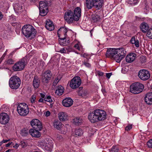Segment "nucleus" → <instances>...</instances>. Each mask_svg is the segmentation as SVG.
I'll return each instance as SVG.
<instances>
[{
    "label": "nucleus",
    "mask_w": 152,
    "mask_h": 152,
    "mask_svg": "<svg viewBox=\"0 0 152 152\" xmlns=\"http://www.w3.org/2000/svg\"><path fill=\"white\" fill-rule=\"evenodd\" d=\"M147 36L149 38L152 39V28L148 29L147 32Z\"/></svg>",
    "instance_id": "79ce46f5"
},
{
    "label": "nucleus",
    "mask_w": 152,
    "mask_h": 152,
    "mask_svg": "<svg viewBox=\"0 0 152 152\" xmlns=\"http://www.w3.org/2000/svg\"><path fill=\"white\" fill-rule=\"evenodd\" d=\"M7 54L6 53V51H5V52L4 53V54L2 56H1V58H2V59L3 60L4 57Z\"/></svg>",
    "instance_id": "69168bd1"
},
{
    "label": "nucleus",
    "mask_w": 152,
    "mask_h": 152,
    "mask_svg": "<svg viewBox=\"0 0 152 152\" xmlns=\"http://www.w3.org/2000/svg\"><path fill=\"white\" fill-rule=\"evenodd\" d=\"M115 50H116L115 48H110L107 49L106 55L107 57L110 58L112 59H114L118 63H119L121 60H118V57L119 55L118 54V53H114L113 51H115Z\"/></svg>",
    "instance_id": "6e6552de"
},
{
    "label": "nucleus",
    "mask_w": 152,
    "mask_h": 152,
    "mask_svg": "<svg viewBox=\"0 0 152 152\" xmlns=\"http://www.w3.org/2000/svg\"><path fill=\"white\" fill-rule=\"evenodd\" d=\"M74 47L77 49V50H80V48L78 44H77L75 45H74Z\"/></svg>",
    "instance_id": "bf43d9fd"
},
{
    "label": "nucleus",
    "mask_w": 152,
    "mask_h": 152,
    "mask_svg": "<svg viewBox=\"0 0 152 152\" xmlns=\"http://www.w3.org/2000/svg\"><path fill=\"white\" fill-rule=\"evenodd\" d=\"M20 134L22 136H26L28 134V130L25 129H22L20 131Z\"/></svg>",
    "instance_id": "ea45409f"
},
{
    "label": "nucleus",
    "mask_w": 152,
    "mask_h": 152,
    "mask_svg": "<svg viewBox=\"0 0 152 152\" xmlns=\"http://www.w3.org/2000/svg\"><path fill=\"white\" fill-rule=\"evenodd\" d=\"M95 117L96 116L95 115H94V114L92 112L89 113L88 116V119L90 121L91 123H94L98 122V119H97L96 118H95Z\"/></svg>",
    "instance_id": "c85d7f7f"
},
{
    "label": "nucleus",
    "mask_w": 152,
    "mask_h": 152,
    "mask_svg": "<svg viewBox=\"0 0 152 152\" xmlns=\"http://www.w3.org/2000/svg\"><path fill=\"white\" fill-rule=\"evenodd\" d=\"M67 28L64 27H61L58 31L57 34L59 37V42L61 45L66 46L70 42L69 39H68L67 41V40L66 39L67 36Z\"/></svg>",
    "instance_id": "f257e3e1"
},
{
    "label": "nucleus",
    "mask_w": 152,
    "mask_h": 152,
    "mask_svg": "<svg viewBox=\"0 0 152 152\" xmlns=\"http://www.w3.org/2000/svg\"><path fill=\"white\" fill-rule=\"evenodd\" d=\"M14 62L15 61L11 58H10L5 61L6 64L9 65L13 64Z\"/></svg>",
    "instance_id": "c03bdc74"
},
{
    "label": "nucleus",
    "mask_w": 152,
    "mask_h": 152,
    "mask_svg": "<svg viewBox=\"0 0 152 152\" xmlns=\"http://www.w3.org/2000/svg\"><path fill=\"white\" fill-rule=\"evenodd\" d=\"M83 87H79L77 90V92L78 94H79V93L80 92V91H83Z\"/></svg>",
    "instance_id": "052dcab7"
},
{
    "label": "nucleus",
    "mask_w": 152,
    "mask_h": 152,
    "mask_svg": "<svg viewBox=\"0 0 152 152\" xmlns=\"http://www.w3.org/2000/svg\"><path fill=\"white\" fill-rule=\"evenodd\" d=\"M27 62L28 59L27 57H24L14 64L12 68L13 70L14 71L22 70L24 68Z\"/></svg>",
    "instance_id": "39448f33"
},
{
    "label": "nucleus",
    "mask_w": 152,
    "mask_h": 152,
    "mask_svg": "<svg viewBox=\"0 0 152 152\" xmlns=\"http://www.w3.org/2000/svg\"><path fill=\"white\" fill-rule=\"evenodd\" d=\"M60 79V78L59 79L58 77H56L53 83V86H55L59 82Z\"/></svg>",
    "instance_id": "a18cd8bd"
},
{
    "label": "nucleus",
    "mask_w": 152,
    "mask_h": 152,
    "mask_svg": "<svg viewBox=\"0 0 152 152\" xmlns=\"http://www.w3.org/2000/svg\"><path fill=\"white\" fill-rule=\"evenodd\" d=\"M10 140H3L1 142H0V145H1L3 143H6L7 142H8L9 141H10Z\"/></svg>",
    "instance_id": "5fc2aeb1"
},
{
    "label": "nucleus",
    "mask_w": 152,
    "mask_h": 152,
    "mask_svg": "<svg viewBox=\"0 0 152 152\" xmlns=\"http://www.w3.org/2000/svg\"><path fill=\"white\" fill-rule=\"evenodd\" d=\"M23 34L26 37H31V38H34L36 35L37 31L31 25L27 24L24 25L22 28Z\"/></svg>",
    "instance_id": "f03ea898"
},
{
    "label": "nucleus",
    "mask_w": 152,
    "mask_h": 152,
    "mask_svg": "<svg viewBox=\"0 0 152 152\" xmlns=\"http://www.w3.org/2000/svg\"><path fill=\"white\" fill-rule=\"evenodd\" d=\"M128 149L126 148H124L122 149V150L119 151V152H127L128 151Z\"/></svg>",
    "instance_id": "4d7b16f0"
},
{
    "label": "nucleus",
    "mask_w": 152,
    "mask_h": 152,
    "mask_svg": "<svg viewBox=\"0 0 152 152\" xmlns=\"http://www.w3.org/2000/svg\"><path fill=\"white\" fill-rule=\"evenodd\" d=\"M23 4L22 3H16L14 4V9L16 12L18 13H21L23 10Z\"/></svg>",
    "instance_id": "a211bd4d"
},
{
    "label": "nucleus",
    "mask_w": 152,
    "mask_h": 152,
    "mask_svg": "<svg viewBox=\"0 0 152 152\" xmlns=\"http://www.w3.org/2000/svg\"><path fill=\"white\" fill-rule=\"evenodd\" d=\"M47 140H48V138L45 139L44 140H40L38 142V145L40 147H41L43 148H44L45 145V143L47 142Z\"/></svg>",
    "instance_id": "2f4dec72"
},
{
    "label": "nucleus",
    "mask_w": 152,
    "mask_h": 152,
    "mask_svg": "<svg viewBox=\"0 0 152 152\" xmlns=\"http://www.w3.org/2000/svg\"><path fill=\"white\" fill-rule=\"evenodd\" d=\"M53 126L56 129L59 130L64 127V125L58 120H55L53 122Z\"/></svg>",
    "instance_id": "c756f323"
},
{
    "label": "nucleus",
    "mask_w": 152,
    "mask_h": 152,
    "mask_svg": "<svg viewBox=\"0 0 152 152\" xmlns=\"http://www.w3.org/2000/svg\"><path fill=\"white\" fill-rule=\"evenodd\" d=\"M48 4H47L45 3V2L42 1H41L39 3V9L42 8H48L47 7Z\"/></svg>",
    "instance_id": "4c0bfd02"
},
{
    "label": "nucleus",
    "mask_w": 152,
    "mask_h": 152,
    "mask_svg": "<svg viewBox=\"0 0 152 152\" xmlns=\"http://www.w3.org/2000/svg\"><path fill=\"white\" fill-rule=\"evenodd\" d=\"M39 14L41 16H45L46 15L48 11V8H42L39 9Z\"/></svg>",
    "instance_id": "72a5a7b5"
},
{
    "label": "nucleus",
    "mask_w": 152,
    "mask_h": 152,
    "mask_svg": "<svg viewBox=\"0 0 152 152\" xmlns=\"http://www.w3.org/2000/svg\"><path fill=\"white\" fill-rule=\"evenodd\" d=\"M136 55L134 53L128 54L126 58V60L128 63H131L134 61L136 58Z\"/></svg>",
    "instance_id": "aec40b11"
},
{
    "label": "nucleus",
    "mask_w": 152,
    "mask_h": 152,
    "mask_svg": "<svg viewBox=\"0 0 152 152\" xmlns=\"http://www.w3.org/2000/svg\"><path fill=\"white\" fill-rule=\"evenodd\" d=\"M87 60H88V58H87ZM87 61H87V62H86L85 61H83V64L86 66L88 67H89L91 66V65L90 64L88 63Z\"/></svg>",
    "instance_id": "8fccbe9b"
},
{
    "label": "nucleus",
    "mask_w": 152,
    "mask_h": 152,
    "mask_svg": "<svg viewBox=\"0 0 152 152\" xmlns=\"http://www.w3.org/2000/svg\"><path fill=\"white\" fill-rule=\"evenodd\" d=\"M145 101L148 104H152V92H148L146 94Z\"/></svg>",
    "instance_id": "412c9836"
},
{
    "label": "nucleus",
    "mask_w": 152,
    "mask_h": 152,
    "mask_svg": "<svg viewBox=\"0 0 152 152\" xmlns=\"http://www.w3.org/2000/svg\"><path fill=\"white\" fill-rule=\"evenodd\" d=\"M88 56V55L85 53H84L83 54V57L84 58H86Z\"/></svg>",
    "instance_id": "774afa93"
},
{
    "label": "nucleus",
    "mask_w": 152,
    "mask_h": 152,
    "mask_svg": "<svg viewBox=\"0 0 152 152\" xmlns=\"http://www.w3.org/2000/svg\"><path fill=\"white\" fill-rule=\"evenodd\" d=\"M116 50H115L113 52L114 53H118V54L119 55L118 57V60H121L125 57L126 54V51L125 49L123 48H118L116 49Z\"/></svg>",
    "instance_id": "2eb2a0df"
},
{
    "label": "nucleus",
    "mask_w": 152,
    "mask_h": 152,
    "mask_svg": "<svg viewBox=\"0 0 152 152\" xmlns=\"http://www.w3.org/2000/svg\"><path fill=\"white\" fill-rule=\"evenodd\" d=\"M103 4V0H86L85 5L88 10L93 7L98 9L102 8Z\"/></svg>",
    "instance_id": "7ed1b4c3"
},
{
    "label": "nucleus",
    "mask_w": 152,
    "mask_h": 152,
    "mask_svg": "<svg viewBox=\"0 0 152 152\" xmlns=\"http://www.w3.org/2000/svg\"><path fill=\"white\" fill-rule=\"evenodd\" d=\"M59 119L61 121H64L68 119L67 114L65 112H61L58 114Z\"/></svg>",
    "instance_id": "bb28decb"
},
{
    "label": "nucleus",
    "mask_w": 152,
    "mask_h": 152,
    "mask_svg": "<svg viewBox=\"0 0 152 152\" xmlns=\"http://www.w3.org/2000/svg\"><path fill=\"white\" fill-rule=\"evenodd\" d=\"M73 101L70 98H67L64 99L62 101L63 105L66 107L71 106L73 104Z\"/></svg>",
    "instance_id": "6ab92c4d"
},
{
    "label": "nucleus",
    "mask_w": 152,
    "mask_h": 152,
    "mask_svg": "<svg viewBox=\"0 0 152 152\" xmlns=\"http://www.w3.org/2000/svg\"><path fill=\"white\" fill-rule=\"evenodd\" d=\"M132 128V125H129L127 126H126L125 127V129L127 131H129L130 129H131Z\"/></svg>",
    "instance_id": "603ef678"
},
{
    "label": "nucleus",
    "mask_w": 152,
    "mask_h": 152,
    "mask_svg": "<svg viewBox=\"0 0 152 152\" xmlns=\"http://www.w3.org/2000/svg\"><path fill=\"white\" fill-rule=\"evenodd\" d=\"M50 115V113L49 111H47L46 112L45 116L47 117L49 116Z\"/></svg>",
    "instance_id": "0e129e2a"
},
{
    "label": "nucleus",
    "mask_w": 152,
    "mask_h": 152,
    "mask_svg": "<svg viewBox=\"0 0 152 152\" xmlns=\"http://www.w3.org/2000/svg\"><path fill=\"white\" fill-rule=\"evenodd\" d=\"M47 142L45 143L44 149L48 151H50L53 147V144L52 141L48 139Z\"/></svg>",
    "instance_id": "5701e85b"
},
{
    "label": "nucleus",
    "mask_w": 152,
    "mask_h": 152,
    "mask_svg": "<svg viewBox=\"0 0 152 152\" xmlns=\"http://www.w3.org/2000/svg\"><path fill=\"white\" fill-rule=\"evenodd\" d=\"M40 83V80L38 77L35 75L33 81V86L35 88H37L39 87Z\"/></svg>",
    "instance_id": "393cba45"
},
{
    "label": "nucleus",
    "mask_w": 152,
    "mask_h": 152,
    "mask_svg": "<svg viewBox=\"0 0 152 152\" xmlns=\"http://www.w3.org/2000/svg\"><path fill=\"white\" fill-rule=\"evenodd\" d=\"M31 125L34 129L39 131L41 130L42 128L41 123L37 119L32 120L31 122Z\"/></svg>",
    "instance_id": "4468645a"
},
{
    "label": "nucleus",
    "mask_w": 152,
    "mask_h": 152,
    "mask_svg": "<svg viewBox=\"0 0 152 152\" xmlns=\"http://www.w3.org/2000/svg\"><path fill=\"white\" fill-rule=\"evenodd\" d=\"M45 27L48 30L50 31H52L54 29V27L53 22L49 20L46 21Z\"/></svg>",
    "instance_id": "b1692460"
},
{
    "label": "nucleus",
    "mask_w": 152,
    "mask_h": 152,
    "mask_svg": "<svg viewBox=\"0 0 152 152\" xmlns=\"http://www.w3.org/2000/svg\"><path fill=\"white\" fill-rule=\"evenodd\" d=\"M74 123L77 125H79L81 124L83 122L82 118L79 117H76L73 119Z\"/></svg>",
    "instance_id": "473e14b6"
},
{
    "label": "nucleus",
    "mask_w": 152,
    "mask_h": 152,
    "mask_svg": "<svg viewBox=\"0 0 152 152\" xmlns=\"http://www.w3.org/2000/svg\"><path fill=\"white\" fill-rule=\"evenodd\" d=\"M92 19L94 22H96L99 21L100 18L99 15H92Z\"/></svg>",
    "instance_id": "58836bf2"
},
{
    "label": "nucleus",
    "mask_w": 152,
    "mask_h": 152,
    "mask_svg": "<svg viewBox=\"0 0 152 152\" xmlns=\"http://www.w3.org/2000/svg\"><path fill=\"white\" fill-rule=\"evenodd\" d=\"M52 76L51 72L49 70L42 73L41 75L42 82L44 84H47L50 80Z\"/></svg>",
    "instance_id": "9d476101"
},
{
    "label": "nucleus",
    "mask_w": 152,
    "mask_h": 152,
    "mask_svg": "<svg viewBox=\"0 0 152 152\" xmlns=\"http://www.w3.org/2000/svg\"><path fill=\"white\" fill-rule=\"evenodd\" d=\"M21 145L22 146L23 148H24L26 146V144L24 142L21 141Z\"/></svg>",
    "instance_id": "680f3d73"
},
{
    "label": "nucleus",
    "mask_w": 152,
    "mask_h": 152,
    "mask_svg": "<svg viewBox=\"0 0 152 152\" xmlns=\"http://www.w3.org/2000/svg\"><path fill=\"white\" fill-rule=\"evenodd\" d=\"M44 100L50 102H51L53 101L50 96H47L46 97L44 98Z\"/></svg>",
    "instance_id": "de8ad7c7"
},
{
    "label": "nucleus",
    "mask_w": 152,
    "mask_h": 152,
    "mask_svg": "<svg viewBox=\"0 0 152 152\" xmlns=\"http://www.w3.org/2000/svg\"><path fill=\"white\" fill-rule=\"evenodd\" d=\"M21 80L19 77L13 76L10 79L9 85L11 88L14 89H18L21 84Z\"/></svg>",
    "instance_id": "423d86ee"
},
{
    "label": "nucleus",
    "mask_w": 152,
    "mask_h": 152,
    "mask_svg": "<svg viewBox=\"0 0 152 152\" xmlns=\"http://www.w3.org/2000/svg\"><path fill=\"white\" fill-rule=\"evenodd\" d=\"M88 94V91L86 89H83L82 91L79 93L78 95L83 98H86L87 95Z\"/></svg>",
    "instance_id": "f704fd0d"
},
{
    "label": "nucleus",
    "mask_w": 152,
    "mask_h": 152,
    "mask_svg": "<svg viewBox=\"0 0 152 152\" xmlns=\"http://www.w3.org/2000/svg\"><path fill=\"white\" fill-rule=\"evenodd\" d=\"M57 139L60 141H61L63 140V137L61 135L58 134L57 136Z\"/></svg>",
    "instance_id": "3c124183"
},
{
    "label": "nucleus",
    "mask_w": 152,
    "mask_h": 152,
    "mask_svg": "<svg viewBox=\"0 0 152 152\" xmlns=\"http://www.w3.org/2000/svg\"><path fill=\"white\" fill-rule=\"evenodd\" d=\"M4 15L0 11V21L2 20L3 18Z\"/></svg>",
    "instance_id": "e2e57ef3"
},
{
    "label": "nucleus",
    "mask_w": 152,
    "mask_h": 152,
    "mask_svg": "<svg viewBox=\"0 0 152 152\" xmlns=\"http://www.w3.org/2000/svg\"><path fill=\"white\" fill-rule=\"evenodd\" d=\"M81 10L79 7H77L75 8L74 10V14L75 16V19L76 21L79 20L81 16Z\"/></svg>",
    "instance_id": "f3484780"
},
{
    "label": "nucleus",
    "mask_w": 152,
    "mask_h": 152,
    "mask_svg": "<svg viewBox=\"0 0 152 152\" xmlns=\"http://www.w3.org/2000/svg\"><path fill=\"white\" fill-rule=\"evenodd\" d=\"M59 130H60V131L61 134H64L65 132H64V130H63V127L62 129H60Z\"/></svg>",
    "instance_id": "338daca9"
},
{
    "label": "nucleus",
    "mask_w": 152,
    "mask_h": 152,
    "mask_svg": "<svg viewBox=\"0 0 152 152\" xmlns=\"http://www.w3.org/2000/svg\"><path fill=\"white\" fill-rule=\"evenodd\" d=\"M18 113L21 116H26L28 113L29 109L28 105L24 103L18 104L17 107Z\"/></svg>",
    "instance_id": "0eeeda50"
},
{
    "label": "nucleus",
    "mask_w": 152,
    "mask_h": 152,
    "mask_svg": "<svg viewBox=\"0 0 152 152\" xmlns=\"http://www.w3.org/2000/svg\"><path fill=\"white\" fill-rule=\"evenodd\" d=\"M58 52H59L61 53H66V50L64 48H62L59 51H58Z\"/></svg>",
    "instance_id": "864d4df0"
},
{
    "label": "nucleus",
    "mask_w": 152,
    "mask_h": 152,
    "mask_svg": "<svg viewBox=\"0 0 152 152\" xmlns=\"http://www.w3.org/2000/svg\"><path fill=\"white\" fill-rule=\"evenodd\" d=\"M146 62V57L145 56H141L139 58V62L141 65H144Z\"/></svg>",
    "instance_id": "e433bc0d"
},
{
    "label": "nucleus",
    "mask_w": 152,
    "mask_h": 152,
    "mask_svg": "<svg viewBox=\"0 0 152 152\" xmlns=\"http://www.w3.org/2000/svg\"><path fill=\"white\" fill-rule=\"evenodd\" d=\"M36 96L35 95H33L31 97L30 101L32 104L35 103L36 102Z\"/></svg>",
    "instance_id": "49530a36"
},
{
    "label": "nucleus",
    "mask_w": 152,
    "mask_h": 152,
    "mask_svg": "<svg viewBox=\"0 0 152 152\" xmlns=\"http://www.w3.org/2000/svg\"><path fill=\"white\" fill-rule=\"evenodd\" d=\"M92 112L96 116L95 118L98 119V121L104 120L106 118V113L103 110L97 109L94 110Z\"/></svg>",
    "instance_id": "1a4fd4ad"
},
{
    "label": "nucleus",
    "mask_w": 152,
    "mask_h": 152,
    "mask_svg": "<svg viewBox=\"0 0 152 152\" xmlns=\"http://www.w3.org/2000/svg\"><path fill=\"white\" fill-rule=\"evenodd\" d=\"M110 152H119V148L117 145H113L111 149Z\"/></svg>",
    "instance_id": "a19ab883"
},
{
    "label": "nucleus",
    "mask_w": 152,
    "mask_h": 152,
    "mask_svg": "<svg viewBox=\"0 0 152 152\" xmlns=\"http://www.w3.org/2000/svg\"><path fill=\"white\" fill-rule=\"evenodd\" d=\"M144 88V85L140 82H135L132 83L130 86L129 91L134 94H137L141 93Z\"/></svg>",
    "instance_id": "20e7f679"
},
{
    "label": "nucleus",
    "mask_w": 152,
    "mask_h": 152,
    "mask_svg": "<svg viewBox=\"0 0 152 152\" xmlns=\"http://www.w3.org/2000/svg\"><path fill=\"white\" fill-rule=\"evenodd\" d=\"M73 12L71 10L66 12L64 14L65 20L68 23H72L73 20L76 21Z\"/></svg>",
    "instance_id": "ddd939ff"
},
{
    "label": "nucleus",
    "mask_w": 152,
    "mask_h": 152,
    "mask_svg": "<svg viewBox=\"0 0 152 152\" xmlns=\"http://www.w3.org/2000/svg\"><path fill=\"white\" fill-rule=\"evenodd\" d=\"M81 80L79 77L76 76L71 80L70 86L73 89L78 88L81 83Z\"/></svg>",
    "instance_id": "9b49d317"
},
{
    "label": "nucleus",
    "mask_w": 152,
    "mask_h": 152,
    "mask_svg": "<svg viewBox=\"0 0 152 152\" xmlns=\"http://www.w3.org/2000/svg\"><path fill=\"white\" fill-rule=\"evenodd\" d=\"M64 87L61 85L58 86L56 90L55 93L57 95L59 96L62 95L64 92Z\"/></svg>",
    "instance_id": "7c9ffc66"
},
{
    "label": "nucleus",
    "mask_w": 152,
    "mask_h": 152,
    "mask_svg": "<svg viewBox=\"0 0 152 152\" xmlns=\"http://www.w3.org/2000/svg\"><path fill=\"white\" fill-rule=\"evenodd\" d=\"M97 73L98 75L99 76H102L104 74L103 72H100V71H98L97 72Z\"/></svg>",
    "instance_id": "13d9d810"
},
{
    "label": "nucleus",
    "mask_w": 152,
    "mask_h": 152,
    "mask_svg": "<svg viewBox=\"0 0 152 152\" xmlns=\"http://www.w3.org/2000/svg\"><path fill=\"white\" fill-rule=\"evenodd\" d=\"M140 28L141 31L144 33L147 32L149 29L148 25L145 22H143L141 24Z\"/></svg>",
    "instance_id": "a878e982"
},
{
    "label": "nucleus",
    "mask_w": 152,
    "mask_h": 152,
    "mask_svg": "<svg viewBox=\"0 0 152 152\" xmlns=\"http://www.w3.org/2000/svg\"><path fill=\"white\" fill-rule=\"evenodd\" d=\"M38 131L39 130L35 129H31L29 130V133L32 137L39 138L41 136V134Z\"/></svg>",
    "instance_id": "4be33fe9"
},
{
    "label": "nucleus",
    "mask_w": 152,
    "mask_h": 152,
    "mask_svg": "<svg viewBox=\"0 0 152 152\" xmlns=\"http://www.w3.org/2000/svg\"><path fill=\"white\" fill-rule=\"evenodd\" d=\"M138 76L142 80L145 81L150 77V75L148 71L143 69L139 71Z\"/></svg>",
    "instance_id": "f8f14e48"
},
{
    "label": "nucleus",
    "mask_w": 152,
    "mask_h": 152,
    "mask_svg": "<svg viewBox=\"0 0 152 152\" xmlns=\"http://www.w3.org/2000/svg\"><path fill=\"white\" fill-rule=\"evenodd\" d=\"M9 120V116L6 113H2L0 114V123L1 124H6Z\"/></svg>",
    "instance_id": "dca6fc26"
},
{
    "label": "nucleus",
    "mask_w": 152,
    "mask_h": 152,
    "mask_svg": "<svg viewBox=\"0 0 152 152\" xmlns=\"http://www.w3.org/2000/svg\"><path fill=\"white\" fill-rule=\"evenodd\" d=\"M112 75V73H106V76L107 78L109 79L111 76Z\"/></svg>",
    "instance_id": "6e6d98bb"
},
{
    "label": "nucleus",
    "mask_w": 152,
    "mask_h": 152,
    "mask_svg": "<svg viewBox=\"0 0 152 152\" xmlns=\"http://www.w3.org/2000/svg\"><path fill=\"white\" fill-rule=\"evenodd\" d=\"M147 145L149 148H152V139H151L147 142Z\"/></svg>",
    "instance_id": "09e8293b"
},
{
    "label": "nucleus",
    "mask_w": 152,
    "mask_h": 152,
    "mask_svg": "<svg viewBox=\"0 0 152 152\" xmlns=\"http://www.w3.org/2000/svg\"><path fill=\"white\" fill-rule=\"evenodd\" d=\"M83 133V131L80 128L75 129V135L76 137L80 136Z\"/></svg>",
    "instance_id": "c9c22d12"
},
{
    "label": "nucleus",
    "mask_w": 152,
    "mask_h": 152,
    "mask_svg": "<svg viewBox=\"0 0 152 152\" xmlns=\"http://www.w3.org/2000/svg\"><path fill=\"white\" fill-rule=\"evenodd\" d=\"M130 42L132 44H134L135 46L138 48L139 46V42L138 40L137 39V37L133 36L130 41Z\"/></svg>",
    "instance_id": "cd10ccee"
},
{
    "label": "nucleus",
    "mask_w": 152,
    "mask_h": 152,
    "mask_svg": "<svg viewBox=\"0 0 152 152\" xmlns=\"http://www.w3.org/2000/svg\"><path fill=\"white\" fill-rule=\"evenodd\" d=\"M128 3L132 5H135L137 3L138 0H127Z\"/></svg>",
    "instance_id": "37998d69"
}]
</instances>
